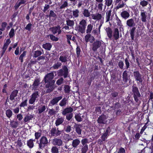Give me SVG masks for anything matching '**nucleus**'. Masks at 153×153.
<instances>
[{
    "mask_svg": "<svg viewBox=\"0 0 153 153\" xmlns=\"http://www.w3.org/2000/svg\"><path fill=\"white\" fill-rule=\"evenodd\" d=\"M66 22L67 25L70 26H73L74 24V22L73 20L68 19L66 21Z\"/></svg>",
    "mask_w": 153,
    "mask_h": 153,
    "instance_id": "obj_46",
    "label": "nucleus"
},
{
    "mask_svg": "<svg viewBox=\"0 0 153 153\" xmlns=\"http://www.w3.org/2000/svg\"><path fill=\"white\" fill-rule=\"evenodd\" d=\"M128 72L126 70H125L123 71L122 74L123 80L124 82V83H126L129 78L130 76L128 75Z\"/></svg>",
    "mask_w": 153,
    "mask_h": 153,
    "instance_id": "obj_17",
    "label": "nucleus"
},
{
    "mask_svg": "<svg viewBox=\"0 0 153 153\" xmlns=\"http://www.w3.org/2000/svg\"><path fill=\"white\" fill-rule=\"evenodd\" d=\"M133 75L135 80L138 84L139 83H142L143 82V75L141 74L138 71H135L133 72Z\"/></svg>",
    "mask_w": 153,
    "mask_h": 153,
    "instance_id": "obj_10",
    "label": "nucleus"
},
{
    "mask_svg": "<svg viewBox=\"0 0 153 153\" xmlns=\"http://www.w3.org/2000/svg\"><path fill=\"white\" fill-rule=\"evenodd\" d=\"M52 143L54 145L60 146H62V142L61 139L56 138L53 140Z\"/></svg>",
    "mask_w": 153,
    "mask_h": 153,
    "instance_id": "obj_20",
    "label": "nucleus"
},
{
    "mask_svg": "<svg viewBox=\"0 0 153 153\" xmlns=\"http://www.w3.org/2000/svg\"><path fill=\"white\" fill-rule=\"evenodd\" d=\"M121 17L125 20L128 19L130 16L129 12L127 10H123L120 13Z\"/></svg>",
    "mask_w": 153,
    "mask_h": 153,
    "instance_id": "obj_19",
    "label": "nucleus"
},
{
    "mask_svg": "<svg viewBox=\"0 0 153 153\" xmlns=\"http://www.w3.org/2000/svg\"><path fill=\"white\" fill-rule=\"evenodd\" d=\"M43 48L48 51H50L52 47V45L50 43H46L43 44L42 45Z\"/></svg>",
    "mask_w": 153,
    "mask_h": 153,
    "instance_id": "obj_29",
    "label": "nucleus"
},
{
    "mask_svg": "<svg viewBox=\"0 0 153 153\" xmlns=\"http://www.w3.org/2000/svg\"><path fill=\"white\" fill-rule=\"evenodd\" d=\"M35 141V139L33 140L30 139L27 141V145L30 149H32L34 146L33 141Z\"/></svg>",
    "mask_w": 153,
    "mask_h": 153,
    "instance_id": "obj_24",
    "label": "nucleus"
},
{
    "mask_svg": "<svg viewBox=\"0 0 153 153\" xmlns=\"http://www.w3.org/2000/svg\"><path fill=\"white\" fill-rule=\"evenodd\" d=\"M124 6V4L123 2L122 4H121L119 2L118 5L116 6L115 9L116 10H118L120 8H122Z\"/></svg>",
    "mask_w": 153,
    "mask_h": 153,
    "instance_id": "obj_62",
    "label": "nucleus"
},
{
    "mask_svg": "<svg viewBox=\"0 0 153 153\" xmlns=\"http://www.w3.org/2000/svg\"><path fill=\"white\" fill-rule=\"evenodd\" d=\"M46 109V106L45 105H41L40 107H39L38 109V113L41 114Z\"/></svg>",
    "mask_w": 153,
    "mask_h": 153,
    "instance_id": "obj_39",
    "label": "nucleus"
},
{
    "mask_svg": "<svg viewBox=\"0 0 153 153\" xmlns=\"http://www.w3.org/2000/svg\"><path fill=\"white\" fill-rule=\"evenodd\" d=\"M62 4L60 6L59 8L60 9H65V7H67L68 6V4L67 1H65L63 2H62Z\"/></svg>",
    "mask_w": 153,
    "mask_h": 153,
    "instance_id": "obj_38",
    "label": "nucleus"
},
{
    "mask_svg": "<svg viewBox=\"0 0 153 153\" xmlns=\"http://www.w3.org/2000/svg\"><path fill=\"white\" fill-rule=\"evenodd\" d=\"M10 37V38H13L15 35V30L13 28H12L9 34Z\"/></svg>",
    "mask_w": 153,
    "mask_h": 153,
    "instance_id": "obj_54",
    "label": "nucleus"
},
{
    "mask_svg": "<svg viewBox=\"0 0 153 153\" xmlns=\"http://www.w3.org/2000/svg\"><path fill=\"white\" fill-rule=\"evenodd\" d=\"M105 4L108 7L110 6L113 3V0H105Z\"/></svg>",
    "mask_w": 153,
    "mask_h": 153,
    "instance_id": "obj_57",
    "label": "nucleus"
},
{
    "mask_svg": "<svg viewBox=\"0 0 153 153\" xmlns=\"http://www.w3.org/2000/svg\"><path fill=\"white\" fill-rule=\"evenodd\" d=\"M105 30L107 33V36L109 39H111L112 34V31L111 28L110 27L106 28Z\"/></svg>",
    "mask_w": 153,
    "mask_h": 153,
    "instance_id": "obj_25",
    "label": "nucleus"
},
{
    "mask_svg": "<svg viewBox=\"0 0 153 153\" xmlns=\"http://www.w3.org/2000/svg\"><path fill=\"white\" fill-rule=\"evenodd\" d=\"M71 130V126L69 125H68L67 126L65 129V131L68 133L70 132Z\"/></svg>",
    "mask_w": 153,
    "mask_h": 153,
    "instance_id": "obj_64",
    "label": "nucleus"
},
{
    "mask_svg": "<svg viewBox=\"0 0 153 153\" xmlns=\"http://www.w3.org/2000/svg\"><path fill=\"white\" fill-rule=\"evenodd\" d=\"M7 22H3L1 25V28H0V30L1 31H4L5 30V28L7 26Z\"/></svg>",
    "mask_w": 153,
    "mask_h": 153,
    "instance_id": "obj_56",
    "label": "nucleus"
},
{
    "mask_svg": "<svg viewBox=\"0 0 153 153\" xmlns=\"http://www.w3.org/2000/svg\"><path fill=\"white\" fill-rule=\"evenodd\" d=\"M94 79V77L91 76L89 79H88L87 84L89 86H90L91 85L92 81Z\"/></svg>",
    "mask_w": 153,
    "mask_h": 153,
    "instance_id": "obj_60",
    "label": "nucleus"
},
{
    "mask_svg": "<svg viewBox=\"0 0 153 153\" xmlns=\"http://www.w3.org/2000/svg\"><path fill=\"white\" fill-rule=\"evenodd\" d=\"M18 91L17 90H14L11 92L10 96V99L12 101L15 99V97L17 96Z\"/></svg>",
    "mask_w": 153,
    "mask_h": 153,
    "instance_id": "obj_21",
    "label": "nucleus"
},
{
    "mask_svg": "<svg viewBox=\"0 0 153 153\" xmlns=\"http://www.w3.org/2000/svg\"><path fill=\"white\" fill-rule=\"evenodd\" d=\"M101 42L99 40L94 41L92 44V50L94 52L96 51L97 49L101 46Z\"/></svg>",
    "mask_w": 153,
    "mask_h": 153,
    "instance_id": "obj_15",
    "label": "nucleus"
},
{
    "mask_svg": "<svg viewBox=\"0 0 153 153\" xmlns=\"http://www.w3.org/2000/svg\"><path fill=\"white\" fill-rule=\"evenodd\" d=\"M82 127V125L79 124L75 123L74 125V129L76 133L79 135L81 134Z\"/></svg>",
    "mask_w": 153,
    "mask_h": 153,
    "instance_id": "obj_16",
    "label": "nucleus"
},
{
    "mask_svg": "<svg viewBox=\"0 0 153 153\" xmlns=\"http://www.w3.org/2000/svg\"><path fill=\"white\" fill-rule=\"evenodd\" d=\"M58 76H63L65 78L68 77V69L66 66L64 65L62 69L59 70L57 71Z\"/></svg>",
    "mask_w": 153,
    "mask_h": 153,
    "instance_id": "obj_7",
    "label": "nucleus"
},
{
    "mask_svg": "<svg viewBox=\"0 0 153 153\" xmlns=\"http://www.w3.org/2000/svg\"><path fill=\"white\" fill-rule=\"evenodd\" d=\"M113 36L114 39L117 40L119 38V32L117 28H115L114 29Z\"/></svg>",
    "mask_w": 153,
    "mask_h": 153,
    "instance_id": "obj_26",
    "label": "nucleus"
},
{
    "mask_svg": "<svg viewBox=\"0 0 153 153\" xmlns=\"http://www.w3.org/2000/svg\"><path fill=\"white\" fill-rule=\"evenodd\" d=\"M71 140H72L71 143V146L74 149L76 148L80 144L81 142L82 145H81V148L77 149L78 151H79L80 149L81 152L80 153H86L88 150V146L87 144L89 143V140L88 138H84L82 139L80 141L79 138H76L74 139H70Z\"/></svg>",
    "mask_w": 153,
    "mask_h": 153,
    "instance_id": "obj_1",
    "label": "nucleus"
},
{
    "mask_svg": "<svg viewBox=\"0 0 153 153\" xmlns=\"http://www.w3.org/2000/svg\"><path fill=\"white\" fill-rule=\"evenodd\" d=\"M39 96V92L38 91H36L34 92L31 95L30 98L29 100V104H34L36 100V99Z\"/></svg>",
    "mask_w": 153,
    "mask_h": 153,
    "instance_id": "obj_11",
    "label": "nucleus"
},
{
    "mask_svg": "<svg viewBox=\"0 0 153 153\" xmlns=\"http://www.w3.org/2000/svg\"><path fill=\"white\" fill-rule=\"evenodd\" d=\"M62 65L61 63L57 62L56 63H55L53 65L52 68H53L54 69H57L59 67H60Z\"/></svg>",
    "mask_w": 153,
    "mask_h": 153,
    "instance_id": "obj_41",
    "label": "nucleus"
},
{
    "mask_svg": "<svg viewBox=\"0 0 153 153\" xmlns=\"http://www.w3.org/2000/svg\"><path fill=\"white\" fill-rule=\"evenodd\" d=\"M107 116L104 114H102L98 118L97 121L100 124H105L107 122Z\"/></svg>",
    "mask_w": 153,
    "mask_h": 153,
    "instance_id": "obj_13",
    "label": "nucleus"
},
{
    "mask_svg": "<svg viewBox=\"0 0 153 153\" xmlns=\"http://www.w3.org/2000/svg\"><path fill=\"white\" fill-rule=\"evenodd\" d=\"M18 123L17 121H15L13 120L10 121V125L13 128H16L18 126Z\"/></svg>",
    "mask_w": 153,
    "mask_h": 153,
    "instance_id": "obj_33",
    "label": "nucleus"
},
{
    "mask_svg": "<svg viewBox=\"0 0 153 153\" xmlns=\"http://www.w3.org/2000/svg\"><path fill=\"white\" fill-rule=\"evenodd\" d=\"M141 11L140 14L141 20L142 22H146L147 18L148 19H150V15L149 14L147 16V13L146 11H145L144 10H141Z\"/></svg>",
    "mask_w": 153,
    "mask_h": 153,
    "instance_id": "obj_12",
    "label": "nucleus"
},
{
    "mask_svg": "<svg viewBox=\"0 0 153 153\" xmlns=\"http://www.w3.org/2000/svg\"><path fill=\"white\" fill-rule=\"evenodd\" d=\"M82 14L83 15L84 17H89L90 16V12L87 9H84L82 12Z\"/></svg>",
    "mask_w": 153,
    "mask_h": 153,
    "instance_id": "obj_35",
    "label": "nucleus"
},
{
    "mask_svg": "<svg viewBox=\"0 0 153 153\" xmlns=\"http://www.w3.org/2000/svg\"><path fill=\"white\" fill-rule=\"evenodd\" d=\"M63 78L62 77H61L57 80L56 82V84L58 85H60L63 83Z\"/></svg>",
    "mask_w": 153,
    "mask_h": 153,
    "instance_id": "obj_58",
    "label": "nucleus"
},
{
    "mask_svg": "<svg viewBox=\"0 0 153 153\" xmlns=\"http://www.w3.org/2000/svg\"><path fill=\"white\" fill-rule=\"evenodd\" d=\"M131 95L133 96L134 100L136 103V105H139L141 102L140 100L141 94L139 89L135 84H134L132 86Z\"/></svg>",
    "mask_w": 153,
    "mask_h": 153,
    "instance_id": "obj_3",
    "label": "nucleus"
},
{
    "mask_svg": "<svg viewBox=\"0 0 153 153\" xmlns=\"http://www.w3.org/2000/svg\"><path fill=\"white\" fill-rule=\"evenodd\" d=\"M59 27V25H57L56 26L51 27L50 28V30L52 32L53 34H55L57 33Z\"/></svg>",
    "mask_w": 153,
    "mask_h": 153,
    "instance_id": "obj_31",
    "label": "nucleus"
},
{
    "mask_svg": "<svg viewBox=\"0 0 153 153\" xmlns=\"http://www.w3.org/2000/svg\"><path fill=\"white\" fill-rule=\"evenodd\" d=\"M26 51H23V53L20 55L19 58V59L20 60L21 62H23V58L26 55Z\"/></svg>",
    "mask_w": 153,
    "mask_h": 153,
    "instance_id": "obj_53",
    "label": "nucleus"
},
{
    "mask_svg": "<svg viewBox=\"0 0 153 153\" xmlns=\"http://www.w3.org/2000/svg\"><path fill=\"white\" fill-rule=\"evenodd\" d=\"M111 131V127L109 126L105 130H104L103 133L100 137L101 139L98 140V143L100 145L102 144L103 142L105 141L109 135Z\"/></svg>",
    "mask_w": 153,
    "mask_h": 153,
    "instance_id": "obj_6",
    "label": "nucleus"
},
{
    "mask_svg": "<svg viewBox=\"0 0 153 153\" xmlns=\"http://www.w3.org/2000/svg\"><path fill=\"white\" fill-rule=\"evenodd\" d=\"M149 4V2L145 0H141L140 2V5L142 7H145L146 6Z\"/></svg>",
    "mask_w": 153,
    "mask_h": 153,
    "instance_id": "obj_45",
    "label": "nucleus"
},
{
    "mask_svg": "<svg viewBox=\"0 0 153 153\" xmlns=\"http://www.w3.org/2000/svg\"><path fill=\"white\" fill-rule=\"evenodd\" d=\"M8 46V45L5 44H4L3 47L2 48V50L1 51V57L2 56L4 55L6 50Z\"/></svg>",
    "mask_w": 153,
    "mask_h": 153,
    "instance_id": "obj_51",
    "label": "nucleus"
},
{
    "mask_svg": "<svg viewBox=\"0 0 153 153\" xmlns=\"http://www.w3.org/2000/svg\"><path fill=\"white\" fill-rule=\"evenodd\" d=\"M112 103L113 105L112 107L114 110H117L121 107V105L119 101L116 102L115 100H113Z\"/></svg>",
    "mask_w": 153,
    "mask_h": 153,
    "instance_id": "obj_18",
    "label": "nucleus"
},
{
    "mask_svg": "<svg viewBox=\"0 0 153 153\" xmlns=\"http://www.w3.org/2000/svg\"><path fill=\"white\" fill-rule=\"evenodd\" d=\"M81 52V51L79 46H77L76 49V56L77 57H79L81 56L80 53Z\"/></svg>",
    "mask_w": 153,
    "mask_h": 153,
    "instance_id": "obj_50",
    "label": "nucleus"
},
{
    "mask_svg": "<svg viewBox=\"0 0 153 153\" xmlns=\"http://www.w3.org/2000/svg\"><path fill=\"white\" fill-rule=\"evenodd\" d=\"M73 110V108L71 107H67L64 109L62 112V114L63 115H65L67 114L71 113Z\"/></svg>",
    "mask_w": 153,
    "mask_h": 153,
    "instance_id": "obj_22",
    "label": "nucleus"
},
{
    "mask_svg": "<svg viewBox=\"0 0 153 153\" xmlns=\"http://www.w3.org/2000/svg\"><path fill=\"white\" fill-rule=\"evenodd\" d=\"M111 11V10H110L106 12V22H108L110 20Z\"/></svg>",
    "mask_w": 153,
    "mask_h": 153,
    "instance_id": "obj_42",
    "label": "nucleus"
},
{
    "mask_svg": "<svg viewBox=\"0 0 153 153\" xmlns=\"http://www.w3.org/2000/svg\"><path fill=\"white\" fill-rule=\"evenodd\" d=\"M68 59L67 55L63 56L62 55L60 56L59 60L62 62L65 63L68 61L67 59Z\"/></svg>",
    "mask_w": 153,
    "mask_h": 153,
    "instance_id": "obj_30",
    "label": "nucleus"
},
{
    "mask_svg": "<svg viewBox=\"0 0 153 153\" xmlns=\"http://www.w3.org/2000/svg\"><path fill=\"white\" fill-rule=\"evenodd\" d=\"M93 27V25L91 24H88L87 27L86 32L87 33H90Z\"/></svg>",
    "mask_w": 153,
    "mask_h": 153,
    "instance_id": "obj_40",
    "label": "nucleus"
},
{
    "mask_svg": "<svg viewBox=\"0 0 153 153\" xmlns=\"http://www.w3.org/2000/svg\"><path fill=\"white\" fill-rule=\"evenodd\" d=\"M87 25L86 20L82 19L79 22V25H78L75 27V29L78 32L83 34L85 32Z\"/></svg>",
    "mask_w": 153,
    "mask_h": 153,
    "instance_id": "obj_5",
    "label": "nucleus"
},
{
    "mask_svg": "<svg viewBox=\"0 0 153 153\" xmlns=\"http://www.w3.org/2000/svg\"><path fill=\"white\" fill-rule=\"evenodd\" d=\"M126 24L129 27H132L130 29V31L131 39L133 40L134 38V33L136 29V27H134V26L135 25V23L134 19L131 18L128 19L126 21Z\"/></svg>",
    "mask_w": 153,
    "mask_h": 153,
    "instance_id": "obj_4",
    "label": "nucleus"
},
{
    "mask_svg": "<svg viewBox=\"0 0 153 153\" xmlns=\"http://www.w3.org/2000/svg\"><path fill=\"white\" fill-rule=\"evenodd\" d=\"M40 79L39 78L36 79L32 85L33 88H36L40 84Z\"/></svg>",
    "mask_w": 153,
    "mask_h": 153,
    "instance_id": "obj_32",
    "label": "nucleus"
},
{
    "mask_svg": "<svg viewBox=\"0 0 153 153\" xmlns=\"http://www.w3.org/2000/svg\"><path fill=\"white\" fill-rule=\"evenodd\" d=\"M33 117V115L29 114H27V115H25L24 119V123H25L29 121L30 120L32 119Z\"/></svg>",
    "mask_w": 153,
    "mask_h": 153,
    "instance_id": "obj_23",
    "label": "nucleus"
},
{
    "mask_svg": "<svg viewBox=\"0 0 153 153\" xmlns=\"http://www.w3.org/2000/svg\"><path fill=\"white\" fill-rule=\"evenodd\" d=\"M54 77L53 72H52L46 74L43 80L45 83H47L45 85L46 88H47L46 93H50L53 91L55 88L54 84L55 81L53 79Z\"/></svg>",
    "mask_w": 153,
    "mask_h": 153,
    "instance_id": "obj_2",
    "label": "nucleus"
},
{
    "mask_svg": "<svg viewBox=\"0 0 153 153\" xmlns=\"http://www.w3.org/2000/svg\"><path fill=\"white\" fill-rule=\"evenodd\" d=\"M48 141L47 138L45 136H42L39 140V142L38 143L39 148L43 150L45 148L46 146H47Z\"/></svg>",
    "mask_w": 153,
    "mask_h": 153,
    "instance_id": "obj_8",
    "label": "nucleus"
},
{
    "mask_svg": "<svg viewBox=\"0 0 153 153\" xmlns=\"http://www.w3.org/2000/svg\"><path fill=\"white\" fill-rule=\"evenodd\" d=\"M92 17L93 19L94 20H99L102 18L101 14L99 13H97L96 15H93Z\"/></svg>",
    "mask_w": 153,
    "mask_h": 153,
    "instance_id": "obj_37",
    "label": "nucleus"
},
{
    "mask_svg": "<svg viewBox=\"0 0 153 153\" xmlns=\"http://www.w3.org/2000/svg\"><path fill=\"white\" fill-rule=\"evenodd\" d=\"M73 15L74 18H76L79 16V10L78 9L74 10L72 11Z\"/></svg>",
    "mask_w": 153,
    "mask_h": 153,
    "instance_id": "obj_36",
    "label": "nucleus"
},
{
    "mask_svg": "<svg viewBox=\"0 0 153 153\" xmlns=\"http://www.w3.org/2000/svg\"><path fill=\"white\" fill-rule=\"evenodd\" d=\"M53 17L56 18V15L54 13V11L52 10H51L50 11L49 14L47 15V17Z\"/></svg>",
    "mask_w": 153,
    "mask_h": 153,
    "instance_id": "obj_49",
    "label": "nucleus"
},
{
    "mask_svg": "<svg viewBox=\"0 0 153 153\" xmlns=\"http://www.w3.org/2000/svg\"><path fill=\"white\" fill-rule=\"evenodd\" d=\"M6 115L8 118H10L13 114L12 111L10 109H8L6 111Z\"/></svg>",
    "mask_w": 153,
    "mask_h": 153,
    "instance_id": "obj_34",
    "label": "nucleus"
},
{
    "mask_svg": "<svg viewBox=\"0 0 153 153\" xmlns=\"http://www.w3.org/2000/svg\"><path fill=\"white\" fill-rule=\"evenodd\" d=\"M49 35L50 36V39L53 41L56 42L59 40V39L57 37H56L53 34H50Z\"/></svg>",
    "mask_w": 153,
    "mask_h": 153,
    "instance_id": "obj_55",
    "label": "nucleus"
},
{
    "mask_svg": "<svg viewBox=\"0 0 153 153\" xmlns=\"http://www.w3.org/2000/svg\"><path fill=\"white\" fill-rule=\"evenodd\" d=\"M87 34H86L85 37V41L87 42H88L89 41V39L90 37H91V34H90V33H87Z\"/></svg>",
    "mask_w": 153,
    "mask_h": 153,
    "instance_id": "obj_61",
    "label": "nucleus"
},
{
    "mask_svg": "<svg viewBox=\"0 0 153 153\" xmlns=\"http://www.w3.org/2000/svg\"><path fill=\"white\" fill-rule=\"evenodd\" d=\"M118 93L116 91L112 92L111 93V97L113 98H116L118 96Z\"/></svg>",
    "mask_w": 153,
    "mask_h": 153,
    "instance_id": "obj_63",
    "label": "nucleus"
},
{
    "mask_svg": "<svg viewBox=\"0 0 153 153\" xmlns=\"http://www.w3.org/2000/svg\"><path fill=\"white\" fill-rule=\"evenodd\" d=\"M27 99L26 98L24 100L22 101L19 106L20 107H24L27 105Z\"/></svg>",
    "mask_w": 153,
    "mask_h": 153,
    "instance_id": "obj_44",
    "label": "nucleus"
},
{
    "mask_svg": "<svg viewBox=\"0 0 153 153\" xmlns=\"http://www.w3.org/2000/svg\"><path fill=\"white\" fill-rule=\"evenodd\" d=\"M60 102L59 105L61 107L65 106L68 103V100L66 98L64 97Z\"/></svg>",
    "mask_w": 153,
    "mask_h": 153,
    "instance_id": "obj_28",
    "label": "nucleus"
},
{
    "mask_svg": "<svg viewBox=\"0 0 153 153\" xmlns=\"http://www.w3.org/2000/svg\"><path fill=\"white\" fill-rule=\"evenodd\" d=\"M75 118L76 120L78 122H80L82 121V118H81L80 115L78 114L75 115Z\"/></svg>",
    "mask_w": 153,
    "mask_h": 153,
    "instance_id": "obj_52",
    "label": "nucleus"
},
{
    "mask_svg": "<svg viewBox=\"0 0 153 153\" xmlns=\"http://www.w3.org/2000/svg\"><path fill=\"white\" fill-rule=\"evenodd\" d=\"M42 53V52L40 51H34L33 57L36 58L40 56Z\"/></svg>",
    "mask_w": 153,
    "mask_h": 153,
    "instance_id": "obj_48",
    "label": "nucleus"
},
{
    "mask_svg": "<svg viewBox=\"0 0 153 153\" xmlns=\"http://www.w3.org/2000/svg\"><path fill=\"white\" fill-rule=\"evenodd\" d=\"M51 152L52 153H59V149L56 146H53L51 148Z\"/></svg>",
    "mask_w": 153,
    "mask_h": 153,
    "instance_id": "obj_47",
    "label": "nucleus"
},
{
    "mask_svg": "<svg viewBox=\"0 0 153 153\" xmlns=\"http://www.w3.org/2000/svg\"><path fill=\"white\" fill-rule=\"evenodd\" d=\"M62 98V96H59L55 97L53 98L50 101L49 104V106H53L56 104Z\"/></svg>",
    "mask_w": 153,
    "mask_h": 153,
    "instance_id": "obj_14",
    "label": "nucleus"
},
{
    "mask_svg": "<svg viewBox=\"0 0 153 153\" xmlns=\"http://www.w3.org/2000/svg\"><path fill=\"white\" fill-rule=\"evenodd\" d=\"M62 132V131L59 130L58 128H56L54 127H53L50 131L49 135L51 137H56L60 136Z\"/></svg>",
    "mask_w": 153,
    "mask_h": 153,
    "instance_id": "obj_9",
    "label": "nucleus"
},
{
    "mask_svg": "<svg viewBox=\"0 0 153 153\" xmlns=\"http://www.w3.org/2000/svg\"><path fill=\"white\" fill-rule=\"evenodd\" d=\"M64 121V119L63 117L58 118L55 121V124L56 126H58L61 124Z\"/></svg>",
    "mask_w": 153,
    "mask_h": 153,
    "instance_id": "obj_27",
    "label": "nucleus"
},
{
    "mask_svg": "<svg viewBox=\"0 0 153 153\" xmlns=\"http://www.w3.org/2000/svg\"><path fill=\"white\" fill-rule=\"evenodd\" d=\"M64 91L65 93H69L71 91V87L68 85H65L64 86Z\"/></svg>",
    "mask_w": 153,
    "mask_h": 153,
    "instance_id": "obj_43",
    "label": "nucleus"
},
{
    "mask_svg": "<svg viewBox=\"0 0 153 153\" xmlns=\"http://www.w3.org/2000/svg\"><path fill=\"white\" fill-rule=\"evenodd\" d=\"M66 115V118L68 121H70L73 117V114L71 113Z\"/></svg>",
    "mask_w": 153,
    "mask_h": 153,
    "instance_id": "obj_59",
    "label": "nucleus"
}]
</instances>
